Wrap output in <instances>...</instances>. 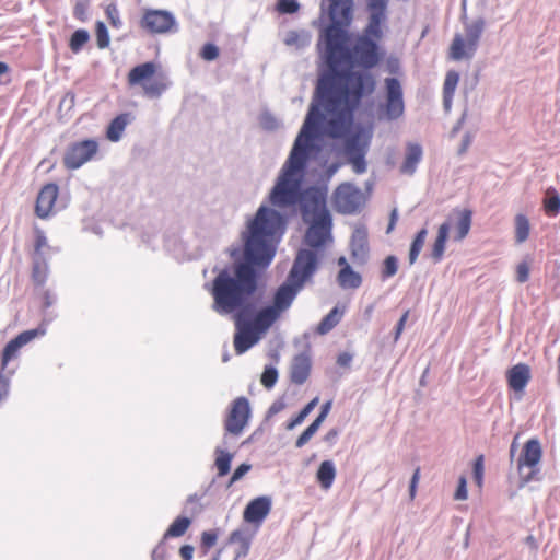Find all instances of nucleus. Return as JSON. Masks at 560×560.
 <instances>
[{
    "instance_id": "obj_1",
    "label": "nucleus",
    "mask_w": 560,
    "mask_h": 560,
    "mask_svg": "<svg viewBox=\"0 0 560 560\" xmlns=\"http://www.w3.org/2000/svg\"><path fill=\"white\" fill-rule=\"evenodd\" d=\"M374 77L365 71H332L318 81L317 104H312L288 161L272 188L269 200L280 208L301 199V183L308 160L311 141L317 133L343 138L353 124L361 100L375 91Z\"/></svg>"
},
{
    "instance_id": "obj_2",
    "label": "nucleus",
    "mask_w": 560,
    "mask_h": 560,
    "mask_svg": "<svg viewBox=\"0 0 560 560\" xmlns=\"http://www.w3.org/2000/svg\"><path fill=\"white\" fill-rule=\"evenodd\" d=\"M283 217L261 206L248 223L244 235L245 261L224 268L207 287L212 296V310L220 315L233 314L236 332L234 348L237 354L250 349L269 328L257 324V314L249 320L253 306L250 298L258 288V275L254 266H267L275 256L276 243L284 231Z\"/></svg>"
},
{
    "instance_id": "obj_3",
    "label": "nucleus",
    "mask_w": 560,
    "mask_h": 560,
    "mask_svg": "<svg viewBox=\"0 0 560 560\" xmlns=\"http://www.w3.org/2000/svg\"><path fill=\"white\" fill-rule=\"evenodd\" d=\"M318 265L317 253L313 249H301L294 260L289 273V282L278 288L275 293L272 305L258 311L257 324L270 328L272 324L287 311L304 282L313 276Z\"/></svg>"
},
{
    "instance_id": "obj_4",
    "label": "nucleus",
    "mask_w": 560,
    "mask_h": 560,
    "mask_svg": "<svg viewBox=\"0 0 560 560\" xmlns=\"http://www.w3.org/2000/svg\"><path fill=\"white\" fill-rule=\"evenodd\" d=\"M368 5L371 12L369 23L363 33L355 38L351 54L360 66L372 69L384 56L378 42L383 37L382 23L386 18L387 0H369Z\"/></svg>"
},
{
    "instance_id": "obj_5",
    "label": "nucleus",
    "mask_w": 560,
    "mask_h": 560,
    "mask_svg": "<svg viewBox=\"0 0 560 560\" xmlns=\"http://www.w3.org/2000/svg\"><path fill=\"white\" fill-rule=\"evenodd\" d=\"M327 13L330 20L323 34L327 61L331 67L337 66L345 50L346 32L353 19V0H327Z\"/></svg>"
},
{
    "instance_id": "obj_6",
    "label": "nucleus",
    "mask_w": 560,
    "mask_h": 560,
    "mask_svg": "<svg viewBox=\"0 0 560 560\" xmlns=\"http://www.w3.org/2000/svg\"><path fill=\"white\" fill-rule=\"evenodd\" d=\"M483 28V20H477L466 26L465 38L460 34H456L450 46V58L456 61L464 58L470 59L477 50Z\"/></svg>"
},
{
    "instance_id": "obj_7",
    "label": "nucleus",
    "mask_w": 560,
    "mask_h": 560,
    "mask_svg": "<svg viewBox=\"0 0 560 560\" xmlns=\"http://www.w3.org/2000/svg\"><path fill=\"white\" fill-rule=\"evenodd\" d=\"M98 153V142L94 139H86L72 142L65 151L62 163L67 170H78L85 163L92 161Z\"/></svg>"
},
{
    "instance_id": "obj_8",
    "label": "nucleus",
    "mask_w": 560,
    "mask_h": 560,
    "mask_svg": "<svg viewBox=\"0 0 560 560\" xmlns=\"http://www.w3.org/2000/svg\"><path fill=\"white\" fill-rule=\"evenodd\" d=\"M332 207L342 214H352L360 210L363 203V194L351 183H341L332 194Z\"/></svg>"
},
{
    "instance_id": "obj_9",
    "label": "nucleus",
    "mask_w": 560,
    "mask_h": 560,
    "mask_svg": "<svg viewBox=\"0 0 560 560\" xmlns=\"http://www.w3.org/2000/svg\"><path fill=\"white\" fill-rule=\"evenodd\" d=\"M250 418L249 401L246 397L235 398L228 410L224 419V430L226 434L238 436L247 427Z\"/></svg>"
},
{
    "instance_id": "obj_10",
    "label": "nucleus",
    "mask_w": 560,
    "mask_h": 560,
    "mask_svg": "<svg viewBox=\"0 0 560 560\" xmlns=\"http://www.w3.org/2000/svg\"><path fill=\"white\" fill-rule=\"evenodd\" d=\"M385 103L383 112L387 119L394 120L402 116L405 112L404 93L400 81L397 78L384 80Z\"/></svg>"
},
{
    "instance_id": "obj_11",
    "label": "nucleus",
    "mask_w": 560,
    "mask_h": 560,
    "mask_svg": "<svg viewBox=\"0 0 560 560\" xmlns=\"http://www.w3.org/2000/svg\"><path fill=\"white\" fill-rule=\"evenodd\" d=\"M542 457V450L540 442L537 439L528 440L522 450V453L517 460V468L520 472L524 468H528L529 471L525 475H522L524 482H529L533 480L537 472L539 471L538 465Z\"/></svg>"
},
{
    "instance_id": "obj_12",
    "label": "nucleus",
    "mask_w": 560,
    "mask_h": 560,
    "mask_svg": "<svg viewBox=\"0 0 560 560\" xmlns=\"http://www.w3.org/2000/svg\"><path fill=\"white\" fill-rule=\"evenodd\" d=\"M44 334H45L44 328H35V329L22 331L15 338L10 340L1 353L0 370L15 372L14 369L9 368L10 362L19 357L20 349L23 346L27 345L36 337L43 336Z\"/></svg>"
},
{
    "instance_id": "obj_13",
    "label": "nucleus",
    "mask_w": 560,
    "mask_h": 560,
    "mask_svg": "<svg viewBox=\"0 0 560 560\" xmlns=\"http://www.w3.org/2000/svg\"><path fill=\"white\" fill-rule=\"evenodd\" d=\"M167 88L166 75L153 62L142 63V90L149 97L160 96Z\"/></svg>"
},
{
    "instance_id": "obj_14",
    "label": "nucleus",
    "mask_w": 560,
    "mask_h": 560,
    "mask_svg": "<svg viewBox=\"0 0 560 560\" xmlns=\"http://www.w3.org/2000/svg\"><path fill=\"white\" fill-rule=\"evenodd\" d=\"M142 26L150 33L162 34L176 27L175 18L165 10H145L142 13Z\"/></svg>"
},
{
    "instance_id": "obj_15",
    "label": "nucleus",
    "mask_w": 560,
    "mask_h": 560,
    "mask_svg": "<svg viewBox=\"0 0 560 560\" xmlns=\"http://www.w3.org/2000/svg\"><path fill=\"white\" fill-rule=\"evenodd\" d=\"M58 195L59 187L55 183H48L40 188L35 202V214L39 219L46 220L55 213Z\"/></svg>"
},
{
    "instance_id": "obj_16",
    "label": "nucleus",
    "mask_w": 560,
    "mask_h": 560,
    "mask_svg": "<svg viewBox=\"0 0 560 560\" xmlns=\"http://www.w3.org/2000/svg\"><path fill=\"white\" fill-rule=\"evenodd\" d=\"M303 218L305 221L315 220L330 215L326 207V197L316 189L307 190L302 205Z\"/></svg>"
},
{
    "instance_id": "obj_17",
    "label": "nucleus",
    "mask_w": 560,
    "mask_h": 560,
    "mask_svg": "<svg viewBox=\"0 0 560 560\" xmlns=\"http://www.w3.org/2000/svg\"><path fill=\"white\" fill-rule=\"evenodd\" d=\"M311 225L307 229L305 241L313 247L318 248L323 246L330 236L331 230V215H324V218H316L310 220Z\"/></svg>"
},
{
    "instance_id": "obj_18",
    "label": "nucleus",
    "mask_w": 560,
    "mask_h": 560,
    "mask_svg": "<svg viewBox=\"0 0 560 560\" xmlns=\"http://www.w3.org/2000/svg\"><path fill=\"white\" fill-rule=\"evenodd\" d=\"M532 378V370L526 363H517L506 371L509 388L515 393H523Z\"/></svg>"
},
{
    "instance_id": "obj_19",
    "label": "nucleus",
    "mask_w": 560,
    "mask_h": 560,
    "mask_svg": "<svg viewBox=\"0 0 560 560\" xmlns=\"http://www.w3.org/2000/svg\"><path fill=\"white\" fill-rule=\"evenodd\" d=\"M271 510V500L268 497H258L245 508L243 517L248 523H261Z\"/></svg>"
},
{
    "instance_id": "obj_20",
    "label": "nucleus",
    "mask_w": 560,
    "mask_h": 560,
    "mask_svg": "<svg viewBox=\"0 0 560 560\" xmlns=\"http://www.w3.org/2000/svg\"><path fill=\"white\" fill-rule=\"evenodd\" d=\"M311 359L305 353L295 355L290 368L291 382L301 385L306 382L311 373Z\"/></svg>"
},
{
    "instance_id": "obj_21",
    "label": "nucleus",
    "mask_w": 560,
    "mask_h": 560,
    "mask_svg": "<svg viewBox=\"0 0 560 560\" xmlns=\"http://www.w3.org/2000/svg\"><path fill=\"white\" fill-rule=\"evenodd\" d=\"M455 234L454 240L457 242L463 241L469 233L472 222V211L469 209L455 210Z\"/></svg>"
},
{
    "instance_id": "obj_22",
    "label": "nucleus",
    "mask_w": 560,
    "mask_h": 560,
    "mask_svg": "<svg viewBox=\"0 0 560 560\" xmlns=\"http://www.w3.org/2000/svg\"><path fill=\"white\" fill-rule=\"evenodd\" d=\"M135 117L128 113H124L115 117L106 129V138L113 142L120 140L126 126Z\"/></svg>"
},
{
    "instance_id": "obj_23",
    "label": "nucleus",
    "mask_w": 560,
    "mask_h": 560,
    "mask_svg": "<svg viewBox=\"0 0 560 560\" xmlns=\"http://www.w3.org/2000/svg\"><path fill=\"white\" fill-rule=\"evenodd\" d=\"M451 230V223L444 222L439 226L436 238L432 245L431 256L435 262H439L442 260L444 252H445V245L446 241L448 238Z\"/></svg>"
},
{
    "instance_id": "obj_24",
    "label": "nucleus",
    "mask_w": 560,
    "mask_h": 560,
    "mask_svg": "<svg viewBox=\"0 0 560 560\" xmlns=\"http://www.w3.org/2000/svg\"><path fill=\"white\" fill-rule=\"evenodd\" d=\"M422 158V149L417 143H411L407 147L405 160L400 166L402 174L412 175L417 168L418 163Z\"/></svg>"
},
{
    "instance_id": "obj_25",
    "label": "nucleus",
    "mask_w": 560,
    "mask_h": 560,
    "mask_svg": "<svg viewBox=\"0 0 560 560\" xmlns=\"http://www.w3.org/2000/svg\"><path fill=\"white\" fill-rule=\"evenodd\" d=\"M311 33L306 30H292L285 33L283 43L288 47L302 49L311 44Z\"/></svg>"
},
{
    "instance_id": "obj_26",
    "label": "nucleus",
    "mask_w": 560,
    "mask_h": 560,
    "mask_svg": "<svg viewBox=\"0 0 560 560\" xmlns=\"http://www.w3.org/2000/svg\"><path fill=\"white\" fill-rule=\"evenodd\" d=\"M459 81V74L451 70L446 73L443 84V104L446 110L451 109L453 96Z\"/></svg>"
},
{
    "instance_id": "obj_27",
    "label": "nucleus",
    "mask_w": 560,
    "mask_h": 560,
    "mask_svg": "<svg viewBox=\"0 0 560 560\" xmlns=\"http://www.w3.org/2000/svg\"><path fill=\"white\" fill-rule=\"evenodd\" d=\"M336 478V468L331 460H324L316 472V479L325 490L329 489Z\"/></svg>"
},
{
    "instance_id": "obj_28",
    "label": "nucleus",
    "mask_w": 560,
    "mask_h": 560,
    "mask_svg": "<svg viewBox=\"0 0 560 560\" xmlns=\"http://www.w3.org/2000/svg\"><path fill=\"white\" fill-rule=\"evenodd\" d=\"M338 282L341 288L345 289H357L362 283L361 276L352 270L349 265L342 267L338 273Z\"/></svg>"
},
{
    "instance_id": "obj_29",
    "label": "nucleus",
    "mask_w": 560,
    "mask_h": 560,
    "mask_svg": "<svg viewBox=\"0 0 560 560\" xmlns=\"http://www.w3.org/2000/svg\"><path fill=\"white\" fill-rule=\"evenodd\" d=\"M343 311L335 306L317 325L316 332L318 335H326L335 328L341 320Z\"/></svg>"
},
{
    "instance_id": "obj_30",
    "label": "nucleus",
    "mask_w": 560,
    "mask_h": 560,
    "mask_svg": "<svg viewBox=\"0 0 560 560\" xmlns=\"http://www.w3.org/2000/svg\"><path fill=\"white\" fill-rule=\"evenodd\" d=\"M370 136L365 135L362 131H359L346 140V151L349 155L359 154V152H364L365 148L369 144Z\"/></svg>"
},
{
    "instance_id": "obj_31",
    "label": "nucleus",
    "mask_w": 560,
    "mask_h": 560,
    "mask_svg": "<svg viewBox=\"0 0 560 560\" xmlns=\"http://www.w3.org/2000/svg\"><path fill=\"white\" fill-rule=\"evenodd\" d=\"M191 525V520L186 516L176 517L173 523L168 526L164 534V539L175 538L183 536L189 526Z\"/></svg>"
},
{
    "instance_id": "obj_32",
    "label": "nucleus",
    "mask_w": 560,
    "mask_h": 560,
    "mask_svg": "<svg viewBox=\"0 0 560 560\" xmlns=\"http://www.w3.org/2000/svg\"><path fill=\"white\" fill-rule=\"evenodd\" d=\"M530 225L529 221L524 214H516L515 217V240L518 244L525 242L529 236Z\"/></svg>"
},
{
    "instance_id": "obj_33",
    "label": "nucleus",
    "mask_w": 560,
    "mask_h": 560,
    "mask_svg": "<svg viewBox=\"0 0 560 560\" xmlns=\"http://www.w3.org/2000/svg\"><path fill=\"white\" fill-rule=\"evenodd\" d=\"M427 234H428L427 229H421L417 233L416 237L413 238L411 246H410V252H409V262L411 265L416 262V260L424 245Z\"/></svg>"
},
{
    "instance_id": "obj_34",
    "label": "nucleus",
    "mask_w": 560,
    "mask_h": 560,
    "mask_svg": "<svg viewBox=\"0 0 560 560\" xmlns=\"http://www.w3.org/2000/svg\"><path fill=\"white\" fill-rule=\"evenodd\" d=\"M90 34L85 30H77L70 37L69 48L72 52L78 54L81 51L83 46L89 42Z\"/></svg>"
},
{
    "instance_id": "obj_35",
    "label": "nucleus",
    "mask_w": 560,
    "mask_h": 560,
    "mask_svg": "<svg viewBox=\"0 0 560 560\" xmlns=\"http://www.w3.org/2000/svg\"><path fill=\"white\" fill-rule=\"evenodd\" d=\"M232 454L223 450H217L215 467L218 469V476H225L231 468Z\"/></svg>"
},
{
    "instance_id": "obj_36",
    "label": "nucleus",
    "mask_w": 560,
    "mask_h": 560,
    "mask_svg": "<svg viewBox=\"0 0 560 560\" xmlns=\"http://www.w3.org/2000/svg\"><path fill=\"white\" fill-rule=\"evenodd\" d=\"M397 270H398V259L390 255V256H387L383 264H382V268H381V278L383 281L394 277L396 273H397Z\"/></svg>"
},
{
    "instance_id": "obj_37",
    "label": "nucleus",
    "mask_w": 560,
    "mask_h": 560,
    "mask_svg": "<svg viewBox=\"0 0 560 560\" xmlns=\"http://www.w3.org/2000/svg\"><path fill=\"white\" fill-rule=\"evenodd\" d=\"M544 210L545 213L549 217H556L560 212V197L553 191L552 195L548 196L544 200Z\"/></svg>"
},
{
    "instance_id": "obj_38",
    "label": "nucleus",
    "mask_w": 560,
    "mask_h": 560,
    "mask_svg": "<svg viewBox=\"0 0 560 560\" xmlns=\"http://www.w3.org/2000/svg\"><path fill=\"white\" fill-rule=\"evenodd\" d=\"M91 0H74L73 16L80 21H88V12Z\"/></svg>"
},
{
    "instance_id": "obj_39",
    "label": "nucleus",
    "mask_w": 560,
    "mask_h": 560,
    "mask_svg": "<svg viewBox=\"0 0 560 560\" xmlns=\"http://www.w3.org/2000/svg\"><path fill=\"white\" fill-rule=\"evenodd\" d=\"M319 427V424L313 421L296 439L295 446L299 448L304 446L311 440V438L317 432Z\"/></svg>"
},
{
    "instance_id": "obj_40",
    "label": "nucleus",
    "mask_w": 560,
    "mask_h": 560,
    "mask_svg": "<svg viewBox=\"0 0 560 560\" xmlns=\"http://www.w3.org/2000/svg\"><path fill=\"white\" fill-rule=\"evenodd\" d=\"M483 471H485V457H483V455H479L475 459L474 467H472L474 479L479 488L482 487Z\"/></svg>"
},
{
    "instance_id": "obj_41",
    "label": "nucleus",
    "mask_w": 560,
    "mask_h": 560,
    "mask_svg": "<svg viewBox=\"0 0 560 560\" xmlns=\"http://www.w3.org/2000/svg\"><path fill=\"white\" fill-rule=\"evenodd\" d=\"M14 371L0 370V402L7 398L10 389V380Z\"/></svg>"
},
{
    "instance_id": "obj_42",
    "label": "nucleus",
    "mask_w": 560,
    "mask_h": 560,
    "mask_svg": "<svg viewBox=\"0 0 560 560\" xmlns=\"http://www.w3.org/2000/svg\"><path fill=\"white\" fill-rule=\"evenodd\" d=\"M300 9V4L296 0H278L277 11L281 14H293Z\"/></svg>"
},
{
    "instance_id": "obj_43",
    "label": "nucleus",
    "mask_w": 560,
    "mask_h": 560,
    "mask_svg": "<svg viewBox=\"0 0 560 560\" xmlns=\"http://www.w3.org/2000/svg\"><path fill=\"white\" fill-rule=\"evenodd\" d=\"M47 278V267L45 264L36 262L33 266L32 279L37 285H43Z\"/></svg>"
},
{
    "instance_id": "obj_44",
    "label": "nucleus",
    "mask_w": 560,
    "mask_h": 560,
    "mask_svg": "<svg viewBox=\"0 0 560 560\" xmlns=\"http://www.w3.org/2000/svg\"><path fill=\"white\" fill-rule=\"evenodd\" d=\"M278 380V372L275 368L268 366L261 374L260 382L266 388H271Z\"/></svg>"
},
{
    "instance_id": "obj_45",
    "label": "nucleus",
    "mask_w": 560,
    "mask_h": 560,
    "mask_svg": "<svg viewBox=\"0 0 560 560\" xmlns=\"http://www.w3.org/2000/svg\"><path fill=\"white\" fill-rule=\"evenodd\" d=\"M96 42L100 48H106L109 44L108 32L103 22L96 23Z\"/></svg>"
},
{
    "instance_id": "obj_46",
    "label": "nucleus",
    "mask_w": 560,
    "mask_h": 560,
    "mask_svg": "<svg viewBox=\"0 0 560 560\" xmlns=\"http://www.w3.org/2000/svg\"><path fill=\"white\" fill-rule=\"evenodd\" d=\"M219 54V48L212 43L205 44L200 50V57L206 61H212L217 59Z\"/></svg>"
},
{
    "instance_id": "obj_47",
    "label": "nucleus",
    "mask_w": 560,
    "mask_h": 560,
    "mask_svg": "<svg viewBox=\"0 0 560 560\" xmlns=\"http://www.w3.org/2000/svg\"><path fill=\"white\" fill-rule=\"evenodd\" d=\"M33 231H34V237H35L34 249L37 254H39L44 247H47V245H48L47 238H46L44 231L39 226L35 225L33 228Z\"/></svg>"
},
{
    "instance_id": "obj_48",
    "label": "nucleus",
    "mask_w": 560,
    "mask_h": 560,
    "mask_svg": "<svg viewBox=\"0 0 560 560\" xmlns=\"http://www.w3.org/2000/svg\"><path fill=\"white\" fill-rule=\"evenodd\" d=\"M218 539V534L213 530H206L201 534V546L206 549L212 548Z\"/></svg>"
},
{
    "instance_id": "obj_49",
    "label": "nucleus",
    "mask_w": 560,
    "mask_h": 560,
    "mask_svg": "<svg viewBox=\"0 0 560 560\" xmlns=\"http://www.w3.org/2000/svg\"><path fill=\"white\" fill-rule=\"evenodd\" d=\"M529 279V264L522 261L516 266V280L524 283Z\"/></svg>"
},
{
    "instance_id": "obj_50",
    "label": "nucleus",
    "mask_w": 560,
    "mask_h": 560,
    "mask_svg": "<svg viewBox=\"0 0 560 560\" xmlns=\"http://www.w3.org/2000/svg\"><path fill=\"white\" fill-rule=\"evenodd\" d=\"M455 500H466L467 499V480L465 476H460L458 479V486L454 494Z\"/></svg>"
},
{
    "instance_id": "obj_51",
    "label": "nucleus",
    "mask_w": 560,
    "mask_h": 560,
    "mask_svg": "<svg viewBox=\"0 0 560 560\" xmlns=\"http://www.w3.org/2000/svg\"><path fill=\"white\" fill-rule=\"evenodd\" d=\"M350 156L355 173H363L365 171L364 152H359V154Z\"/></svg>"
},
{
    "instance_id": "obj_52",
    "label": "nucleus",
    "mask_w": 560,
    "mask_h": 560,
    "mask_svg": "<svg viewBox=\"0 0 560 560\" xmlns=\"http://www.w3.org/2000/svg\"><path fill=\"white\" fill-rule=\"evenodd\" d=\"M419 480H420V467H417L416 470L413 471V475L410 480V486H409V497H410L411 501L416 498Z\"/></svg>"
},
{
    "instance_id": "obj_53",
    "label": "nucleus",
    "mask_w": 560,
    "mask_h": 560,
    "mask_svg": "<svg viewBox=\"0 0 560 560\" xmlns=\"http://www.w3.org/2000/svg\"><path fill=\"white\" fill-rule=\"evenodd\" d=\"M252 466L249 464H241L233 472L230 483H234L240 480L245 474L250 470Z\"/></svg>"
},
{
    "instance_id": "obj_54",
    "label": "nucleus",
    "mask_w": 560,
    "mask_h": 560,
    "mask_svg": "<svg viewBox=\"0 0 560 560\" xmlns=\"http://www.w3.org/2000/svg\"><path fill=\"white\" fill-rule=\"evenodd\" d=\"M409 317V310H407L402 316L400 317V319L398 320L397 323V326H396V329H395V335H394V339L395 341H397L399 338H400V335L405 328V325H406V322Z\"/></svg>"
},
{
    "instance_id": "obj_55",
    "label": "nucleus",
    "mask_w": 560,
    "mask_h": 560,
    "mask_svg": "<svg viewBox=\"0 0 560 560\" xmlns=\"http://www.w3.org/2000/svg\"><path fill=\"white\" fill-rule=\"evenodd\" d=\"M331 405H332V402H331V400H329V401H326L322 406L319 415L314 420L317 424L322 425V423L325 421V419L327 418V416L331 409Z\"/></svg>"
},
{
    "instance_id": "obj_56",
    "label": "nucleus",
    "mask_w": 560,
    "mask_h": 560,
    "mask_svg": "<svg viewBox=\"0 0 560 560\" xmlns=\"http://www.w3.org/2000/svg\"><path fill=\"white\" fill-rule=\"evenodd\" d=\"M194 547L191 545H184L179 548V555L183 560H191L194 556Z\"/></svg>"
},
{
    "instance_id": "obj_57",
    "label": "nucleus",
    "mask_w": 560,
    "mask_h": 560,
    "mask_svg": "<svg viewBox=\"0 0 560 560\" xmlns=\"http://www.w3.org/2000/svg\"><path fill=\"white\" fill-rule=\"evenodd\" d=\"M128 80L130 85L140 83V65L131 69Z\"/></svg>"
},
{
    "instance_id": "obj_58",
    "label": "nucleus",
    "mask_w": 560,
    "mask_h": 560,
    "mask_svg": "<svg viewBox=\"0 0 560 560\" xmlns=\"http://www.w3.org/2000/svg\"><path fill=\"white\" fill-rule=\"evenodd\" d=\"M304 421V418H301L300 417V413H298L294 418H292L288 424H287V429L288 430H292L293 428H295L296 425L301 424L302 422Z\"/></svg>"
},
{
    "instance_id": "obj_59",
    "label": "nucleus",
    "mask_w": 560,
    "mask_h": 560,
    "mask_svg": "<svg viewBox=\"0 0 560 560\" xmlns=\"http://www.w3.org/2000/svg\"><path fill=\"white\" fill-rule=\"evenodd\" d=\"M244 540V533L240 529H236L231 533L230 535V541L236 542V541H243Z\"/></svg>"
},
{
    "instance_id": "obj_60",
    "label": "nucleus",
    "mask_w": 560,
    "mask_h": 560,
    "mask_svg": "<svg viewBox=\"0 0 560 560\" xmlns=\"http://www.w3.org/2000/svg\"><path fill=\"white\" fill-rule=\"evenodd\" d=\"M106 13H107V16L108 19L110 20L112 24L113 25H116V21H115V14L114 13H117V10L114 5H109L106 10Z\"/></svg>"
},
{
    "instance_id": "obj_61",
    "label": "nucleus",
    "mask_w": 560,
    "mask_h": 560,
    "mask_svg": "<svg viewBox=\"0 0 560 560\" xmlns=\"http://www.w3.org/2000/svg\"><path fill=\"white\" fill-rule=\"evenodd\" d=\"M318 397H315L313 398L310 402H307L303 409H305L306 411H308L310 413L313 411V409L317 406L318 404Z\"/></svg>"
},
{
    "instance_id": "obj_62",
    "label": "nucleus",
    "mask_w": 560,
    "mask_h": 560,
    "mask_svg": "<svg viewBox=\"0 0 560 560\" xmlns=\"http://www.w3.org/2000/svg\"><path fill=\"white\" fill-rule=\"evenodd\" d=\"M396 221H397V211L394 209L390 213V221H389V224L387 228L388 233L394 229Z\"/></svg>"
},
{
    "instance_id": "obj_63",
    "label": "nucleus",
    "mask_w": 560,
    "mask_h": 560,
    "mask_svg": "<svg viewBox=\"0 0 560 560\" xmlns=\"http://www.w3.org/2000/svg\"><path fill=\"white\" fill-rule=\"evenodd\" d=\"M470 143H471V137L469 135H466L463 140L460 153H464L467 150V148L470 145Z\"/></svg>"
},
{
    "instance_id": "obj_64",
    "label": "nucleus",
    "mask_w": 560,
    "mask_h": 560,
    "mask_svg": "<svg viewBox=\"0 0 560 560\" xmlns=\"http://www.w3.org/2000/svg\"><path fill=\"white\" fill-rule=\"evenodd\" d=\"M388 68L392 73H396L399 70V62L398 60H393L388 62Z\"/></svg>"
}]
</instances>
